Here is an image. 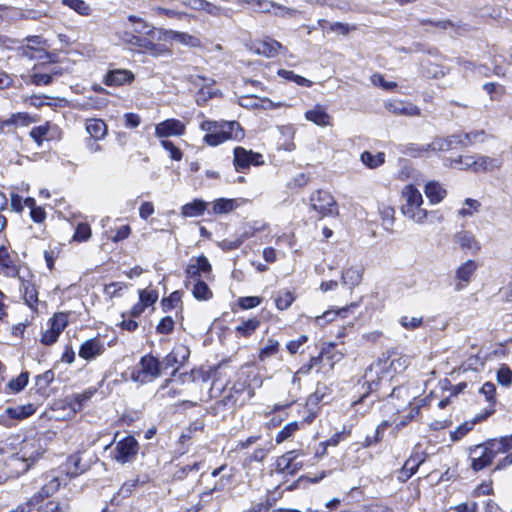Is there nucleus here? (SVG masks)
I'll return each mask as SVG.
<instances>
[{
	"label": "nucleus",
	"instance_id": "nucleus-1",
	"mask_svg": "<svg viewBox=\"0 0 512 512\" xmlns=\"http://www.w3.org/2000/svg\"><path fill=\"white\" fill-rule=\"evenodd\" d=\"M127 19L132 24V28L123 32L122 40L131 51L137 54H145L154 58L171 56L173 54L172 46L169 44L171 41H177L193 48L202 45L198 37L187 32L157 28L135 15H129Z\"/></svg>",
	"mask_w": 512,
	"mask_h": 512
},
{
	"label": "nucleus",
	"instance_id": "nucleus-2",
	"mask_svg": "<svg viewBox=\"0 0 512 512\" xmlns=\"http://www.w3.org/2000/svg\"><path fill=\"white\" fill-rule=\"evenodd\" d=\"M41 437L37 434L25 436L19 441V435H11L0 442V453H10L9 461H20L21 470L17 473L27 471L45 453Z\"/></svg>",
	"mask_w": 512,
	"mask_h": 512
},
{
	"label": "nucleus",
	"instance_id": "nucleus-3",
	"mask_svg": "<svg viewBox=\"0 0 512 512\" xmlns=\"http://www.w3.org/2000/svg\"><path fill=\"white\" fill-rule=\"evenodd\" d=\"M386 374L380 364L370 365L365 370L364 375L357 382V385L360 386L359 396L350 404L356 414L364 416L371 410L374 401L367 402V399L371 394L381 392L387 382Z\"/></svg>",
	"mask_w": 512,
	"mask_h": 512
},
{
	"label": "nucleus",
	"instance_id": "nucleus-4",
	"mask_svg": "<svg viewBox=\"0 0 512 512\" xmlns=\"http://www.w3.org/2000/svg\"><path fill=\"white\" fill-rule=\"evenodd\" d=\"M199 128L205 132L202 141L209 147H217L229 141L240 142L245 138V130L236 120L205 119L200 122Z\"/></svg>",
	"mask_w": 512,
	"mask_h": 512
},
{
	"label": "nucleus",
	"instance_id": "nucleus-5",
	"mask_svg": "<svg viewBox=\"0 0 512 512\" xmlns=\"http://www.w3.org/2000/svg\"><path fill=\"white\" fill-rule=\"evenodd\" d=\"M344 358V354L337 349L333 342L324 343L317 355L311 356L297 370L299 375H308L312 370L316 373L331 372L335 365Z\"/></svg>",
	"mask_w": 512,
	"mask_h": 512
},
{
	"label": "nucleus",
	"instance_id": "nucleus-6",
	"mask_svg": "<svg viewBox=\"0 0 512 512\" xmlns=\"http://www.w3.org/2000/svg\"><path fill=\"white\" fill-rule=\"evenodd\" d=\"M162 364L157 355L148 352L131 368L130 379L140 385L152 383L162 375Z\"/></svg>",
	"mask_w": 512,
	"mask_h": 512
},
{
	"label": "nucleus",
	"instance_id": "nucleus-7",
	"mask_svg": "<svg viewBox=\"0 0 512 512\" xmlns=\"http://www.w3.org/2000/svg\"><path fill=\"white\" fill-rule=\"evenodd\" d=\"M309 209L314 211L319 219L339 216V205L331 192L317 189L309 196Z\"/></svg>",
	"mask_w": 512,
	"mask_h": 512
},
{
	"label": "nucleus",
	"instance_id": "nucleus-8",
	"mask_svg": "<svg viewBox=\"0 0 512 512\" xmlns=\"http://www.w3.org/2000/svg\"><path fill=\"white\" fill-rule=\"evenodd\" d=\"M24 266L19 253L12 248L10 241L5 239L0 244V276L7 279L20 278Z\"/></svg>",
	"mask_w": 512,
	"mask_h": 512
},
{
	"label": "nucleus",
	"instance_id": "nucleus-9",
	"mask_svg": "<svg viewBox=\"0 0 512 512\" xmlns=\"http://www.w3.org/2000/svg\"><path fill=\"white\" fill-rule=\"evenodd\" d=\"M496 457L493 443H490L489 439L468 448L470 469L475 473L490 467Z\"/></svg>",
	"mask_w": 512,
	"mask_h": 512
},
{
	"label": "nucleus",
	"instance_id": "nucleus-10",
	"mask_svg": "<svg viewBox=\"0 0 512 512\" xmlns=\"http://www.w3.org/2000/svg\"><path fill=\"white\" fill-rule=\"evenodd\" d=\"M251 400L233 386H225L223 396L216 400L210 406V413L214 416L225 413L226 411L234 412L237 408H241Z\"/></svg>",
	"mask_w": 512,
	"mask_h": 512
},
{
	"label": "nucleus",
	"instance_id": "nucleus-11",
	"mask_svg": "<svg viewBox=\"0 0 512 512\" xmlns=\"http://www.w3.org/2000/svg\"><path fill=\"white\" fill-rule=\"evenodd\" d=\"M305 454L303 449H293L285 452L276 457L272 464V471L283 476L296 475L306 465L303 461L298 460L300 457L305 456Z\"/></svg>",
	"mask_w": 512,
	"mask_h": 512
},
{
	"label": "nucleus",
	"instance_id": "nucleus-12",
	"mask_svg": "<svg viewBox=\"0 0 512 512\" xmlns=\"http://www.w3.org/2000/svg\"><path fill=\"white\" fill-rule=\"evenodd\" d=\"M428 459V453L420 443L413 446L410 455L404 461L401 468L396 470V479L399 483H406L419 470V467Z\"/></svg>",
	"mask_w": 512,
	"mask_h": 512
},
{
	"label": "nucleus",
	"instance_id": "nucleus-13",
	"mask_svg": "<svg viewBox=\"0 0 512 512\" xmlns=\"http://www.w3.org/2000/svg\"><path fill=\"white\" fill-rule=\"evenodd\" d=\"M140 448V443L135 436L129 434L116 442L111 457L121 465L132 463L137 459Z\"/></svg>",
	"mask_w": 512,
	"mask_h": 512
},
{
	"label": "nucleus",
	"instance_id": "nucleus-14",
	"mask_svg": "<svg viewBox=\"0 0 512 512\" xmlns=\"http://www.w3.org/2000/svg\"><path fill=\"white\" fill-rule=\"evenodd\" d=\"M323 395L317 391L310 394L305 403L298 405L297 415L300 417L296 422L302 429L312 425L321 413V405Z\"/></svg>",
	"mask_w": 512,
	"mask_h": 512
},
{
	"label": "nucleus",
	"instance_id": "nucleus-15",
	"mask_svg": "<svg viewBox=\"0 0 512 512\" xmlns=\"http://www.w3.org/2000/svg\"><path fill=\"white\" fill-rule=\"evenodd\" d=\"M265 164L264 156L260 152L248 150L242 146L233 149V167L236 172L246 174L251 167Z\"/></svg>",
	"mask_w": 512,
	"mask_h": 512
},
{
	"label": "nucleus",
	"instance_id": "nucleus-16",
	"mask_svg": "<svg viewBox=\"0 0 512 512\" xmlns=\"http://www.w3.org/2000/svg\"><path fill=\"white\" fill-rule=\"evenodd\" d=\"M69 324L68 312H56L47 321L48 328L42 332L40 342L45 346L56 343Z\"/></svg>",
	"mask_w": 512,
	"mask_h": 512
},
{
	"label": "nucleus",
	"instance_id": "nucleus-17",
	"mask_svg": "<svg viewBox=\"0 0 512 512\" xmlns=\"http://www.w3.org/2000/svg\"><path fill=\"white\" fill-rule=\"evenodd\" d=\"M471 134H451L445 137H434L430 142L431 153L449 152L454 149H464L471 143Z\"/></svg>",
	"mask_w": 512,
	"mask_h": 512
},
{
	"label": "nucleus",
	"instance_id": "nucleus-18",
	"mask_svg": "<svg viewBox=\"0 0 512 512\" xmlns=\"http://www.w3.org/2000/svg\"><path fill=\"white\" fill-rule=\"evenodd\" d=\"M185 276L187 280H201V276L206 280H213V269L209 259L204 254L192 257L185 269Z\"/></svg>",
	"mask_w": 512,
	"mask_h": 512
},
{
	"label": "nucleus",
	"instance_id": "nucleus-19",
	"mask_svg": "<svg viewBox=\"0 0 512 512\" xmlns=\"http://www.w3.org/2000/svg\"><path fill=\"white\" fill-rule=\"evenodd\" d=\"M138 302L129 310V316L139 318L147 308L153 307L159 299V291L152 284L138 290Z\"/></svg>",
	"mask_w": 512,
	"mask_h": 512
},
{
	"label": "nucleus",
	"instance_id": "nucleus-20",
	"mask_svg": "<svg viewBox=\"0 0 512 512\" xmlns=\"http://www.w3.org/2000/svg\"><path fill=\"white\" fill-rule=\"evenodd\" d=\"M29 136L38 146H41L44 141L62 139L63 131L57 124L45 121L43 124L33 127Z\"/></svg>",
	"mask_w": 512,
	"mask_h": 512
},
{
	"label": "nucleus",
	"instance_id": "nucleus-21",
	"mask_svg": "<svg viewBox=\"0 0 512 512\" xmlns=\"http://www.w3.org/2000/svg\"><path fill=\"white\" fill-rule=\"evenodd\" d=\"M35 412L36 408L31 403L17 407H7L4 412L0 414V425L10 428L14 425V420L21 421L27 419Z\"/></svg>",
	"mask_w": 512,
	"mask_h": 512
},
{
	"label": "nucleus",
	"instance_id": "nucleus-22",
	"mask_svg": "<svg viewBox=\"0 0 512 512\" xmlns=\"http://www.w3.org/2000/svg\"><path fill=\"white\" fill-rule=\"evenodd\" d=\"M135 80L133 71L124 68H112L110 64L109 69L103 75L102 83L107 87H121L130 85Z\"/></svg>",
	"mask_w": 512,
	"mask_h": 512
},
{
	"label": "nucleus",
	"instance_id": "nucleus-23",
	"mask_svg": "<svg viewBox=\"0 0 512 512\" xmlns=\"http://www.w3.org/2000/svg\"><path fill=\"white\" fill-rule=\"evenodd\" d=\"M240 383L248 386V389L252 390L255 394V390L260 388L263 384L262 376L260 375L259 369L254 364H245L235 373L234 376Z\"/></svg>",
	"mask_w": 512,
	"mask_h": 512
},
{
	"label": "nucleus",
	"instance_id": "nucleus-24",
	"mask_svg": "<svg viewBox=\"0 0 512 512\" xmlns=\"http://www.w3.org/2000/svg\"><path fill=\"white\" fill-rule=\"evenodd\" d=\"M106 351L105 343L99 336L85 340L79 347L78 356L87 361H93Z\"/></svg>",
	"mask_w": 512,
	"mask_h": 512
},
{
	"label": "nucleus",
	"instance_id": "nucleus-25",
	"mask_svg": "<svg viewBox=\"0 0 512 512\" xmlns=\"http://www.w3.org/2000/svg\"><path fill=\"white\" fill-rule=\"evenodd\" d=\"M385 109L396 116L415 117L421 115V109L407 100L390 99L384 103Z\"/></svg>",
	"mask_w": 512,
	"mask_h": 512
},
{
	"label": "nucleus",
	"instance_id": "nucleus-26",
	"mask_svg": "<svg viewBox=\"0 0 512 512\" xmlns=\"http://www.w3.org/2000/svg\"><path fill=\"white\" fill-rule=\"evenodd\" d=\"M292 405V401L284 404L276 403L269 410L264 411L262 415L264 418L268 419L265 423V428L272 430L279 427L289 416L285 410L290 408Z\"/></svg>",
	"mask_w": 512,
	"mask_h": 512
},
{
	"label": "nucleus",
	"instance_id": "nucleus-27",
	"mask_svg": "<svg viewBox=\"0 0 512 512\" xmlns=\"http://www.w3.org/2000/svg\"><path fill=\"white\" fill-rule=\"evenodd\" d=\"M19 290L22 295L24 303L34 312L38 311L39 306V292L37 285L29 279H25L20 275Z\"/></svg>",
	"mask_w": 512,
	"mask_h": 512
},
{
	"label": "nucleus",
	"instance_id": "nucleus-28",
	"mask_svg": "<svg viewBox=\"0 0 512 512\" xmlns=\"http://www.w3.org/2000/svg\"><path fill=\"white\" fill-rule=\"evenodd\" d=\"M285 47L272 37L266 36L263 39L255 40L252 44V50L257 55L266 58H274L279 55Z\"/></svg>",
	"mask_w": 512,
	"mask_h": 512
},
{
	"label": "nucleus",
	"instance_id": "nucleus-29",
	"mask_svg": "<svg viewBox=\"0 0 512 512\" xmlns=\"http://www.w3.org/2000/svg\"><path fill=\"white\" fill-rule=\"evenodd\" d=\"M186 132L185 124L176 118H169L155 127V136L158 138H167L170 136H182Z\"/></svg>",
	"mask_w": 512,
	"mask_h": 512
},
{
	"label": "nucleus",
	"instance_id": "nucleus-30",
	"mask_svg": "<svg viewBox=\"0 0 512 512\" xmlns=\"http://www.w3.org/2000/svg\"><path fill=\"white\" fill-rule=\"evenodd\" d=\"M363 300V297H360L358 301L352 302L349 305H346L341 308H332L325 311L321 316L317 317V323L320 325L333 322L334 320L345 319L348 317L350 312H353L354 309L358 308Z\"/></svg>",
	"mask_w": 512,
	"mask_h": 512
},
{
	"label": "nucleus",
	"instance_id": "nucleus-31",
	"mask_svg": "<svg viewBox=\"0 0 512 512\" xmlns=\"http://www.w3.org/2000/svg\"><path fill=\"white\" fill-rule=\"evenodd\" d=\"M86 467L82 465V458L79 453L69 455L60 466V472L68 479H74L82 475Z\"/></svg>",
	"mask_w": 512,
	"mask_h": 512
},
{
	"label": "nucleus",
	"instance_id": "nucleus-32",
	"mask_svg": "<svg viewBox=\"0 0 512 512\" xmlns=\"http://www.w3.org/2000/svg\"><path fill=\"white\" fill-rule=\"evenodd\" d=\"M478 266L475 260L469 259L456 269L455 277L458 280L455 287L456 290H462L469 285Z\"/></svg>",
	"mask_w": 512,
	"mask_h": 512
},
{
	"label": "nucleus",
	"instance_id": "nucleus-33",
	"mask_svg": "<svg viewBox=\"0 0 512 512\" xmlns=\"http://www.w3.org/2000/svg\"><path fill=\"white\" fill-rule=\"evenodd\" d=\"M189 358V350L186 347L181 348H173L168 354L164 356L161 360L162 371L172 368V371L175 368L180 369L181 366L185 364V362Z\"/></svg>",
	"mask_w": 512,
	"mask_h": 512
},
{
	"label": "nucleus",
	"instance_id": "nucleus-34",
	"mask_svg": "<svg viewBox=\"0 0 512 512\" xmlns=\"http://www.w3.org/2000/svg\"><path fill=\"white\" fill-rule=\"evenodd\" d=\"M502 161L498 158H492L485 155L472 156L471 172L475 174L491 172L500 169Z\"/></svg>",
	"mask_w": 512,
	"mask_h": 512
},
{
	"label": "nucleus",
	"instance_id": "nucleus-35",
	"mask_svg": "<svg viewBox=\"0 0 512 512\" xmlns=\"http://www.w3.org/2000/svg\"><path fill=\"white\" fill-rule=\"evenodd\" d=\"M402 196L405 198L406 203L402 206V212L410 213L411 209L419 208L423 204V197L420 191L413 184L404 186Z\"/></svg>",
	"mask_w": 512,
	"mask_h": 512
},
{
	"label": "nucleus",
	"instance_id": "nucleus-36",
	"mask_svg": "<svg viewBox=\"0 0 512 512\" xmlns=\"http://www.w3.org/2000/svg\"><path fill=\"white\" fill-rule=\"evenodd\" d=\"M38 120L39 116H32L28 112L12 113L9 118L1 119L3 134L6 132L7 127H25L30 125L31 123L37 122Z\"/></svg>",
	"mask_w": 512,
	"mask_h": 512
},
{
	"label": "nucleus",
	"instance_id": "nucleus-37",
	"mask_svg": "<svg viewBox=\"0 0 512 512\" xmlns=\"http://www.w3.org/2000/svg\"><path fill=\"white\" fill-rule=\"evenodd\" d=\"M304 117L307 121L320 127H326L332 124V117L326 111L325 107L320 104H316L312 109L307 110L304 113Z\"/></svg>",
	"mask_w": 512,
	"mask_h": 512
},
{
	"label": "nucleus",
	"instance_id": "nucleus-38",
	"mask_svg": "<svg viewBox=\"0 0 512 512\" xmlns=\"http://www.w3.org/2000/svg\"><path fill=\"white\" fill-rule=\"evenodd\" d=\"M392 423L389 420L381 421L375 428L372 435H367L361 442L360 446L363 449H368L379 445L385 437L386 431L391 427Z\"/></svg>",
	"mask_w": 512,
	"mask_h": 512
},
{
	"label": "nucleus",
	"instance_id": "nucleus-39",
	"mask_svg": "<svg viewBox=\"0 0 512 512\" xmlns=\"http://www.w3.org/2000/svg\"><path fill=\"white\" fill-rule=\"evenodd\" d=\"M204 465V460L194 461L191 464H176L171 474L172 482H180L186 480L191 474L197 473Z\"/></svg>",
	"mask_w": 512,
	"mask_h": 512
},
{
	"label": "nucleus",
	"instance_id": "nucleus-40",
	"mask_svg": "<svg viewBox=\"0 0 512 512\" xmlns=\"http://www.w3.org/2000/svg\"><path fill=\"white\" fill-rule=\"evenodd\" d=\"M282 497V493H275V490H268L260 502L252 503L243 512H269L276 502Z\"/></svg>",
	"mask_w": 512,
	"mask_h": 512
},
{
	"label": "nucleus",
	"instance_id": "nucleus-41",
	"mask_svg": "<svg viewBox=\"0 0 512 512\" xmlns=\"http://www.w3.org/2000/svg\"><path fill=\"white\" fill-rule=\"evenodd\" d=\"M41 65H34L30 74V83L35 86H47L52 83L54 75H61L60 71L49 69L42 71Z\"/></svg>",
	"mask_w": 512,
	"mask_h": 512
},
{
	"label": "nucleus",
	"instance_id": "nucleus-42",
	"mask_svg": "<svg viewBox=\"0 0 512 512\" xmlns=\"http://www.w3.org/2000/svg\"><path fill=\"white\" fill-rule=\"evenodd\" d=\"M454 241L462 250H471L477 253L481 249L480 243L471 231L461 230L454 235Z\"/></svg>",
	"mask_w": 512,
	"mask_h": 512
},
{
	"label": "nucleus",
	"instance_id": "nucleus-43",
	"mask_svg": "<svg viewBox=\"0 0 512 512\" xmlns=\"http://www.w3.org/2000/svg\"><path fill=\"white\" fill-rule=\"evenodd\" d=\"M61 486V480L58 476L52 477L46 483L42 485V487L32 495L33 500L38 503H42L45 499L54 495Z\"/></svg>",
	"mask_w": 512,
	"mask_h": 512
},
{
	"label": "nucleus",
	"instance_id": "nucleus-44",
	"mask_svg": "<svg viewBox=\"0 0 512 512\" xmlns=\"http://www.w3.org/2000/svg\"><path fill=\"white\" fill-rule=\"evenodd\" d=\"M140 486V480L139 477H136L135 479L127 480L125 481L118 491L112 496L110 499V505L112 506H119L120 500L129 498L132 496L134 491Z\"/></svg>",
	"mask_w": 512,
	"mask_h": 512
},
{
	"label": "nucleus",
	"instance_id": "nucleus-45",
	"mask_svg": "<svg viewBox=\"0 0 512 512\" xmlns=\"http://www.w3.org/2000/svg\"><path fill=\"white\" fill-rule=\"evenodd\" d=\"M424 193L430 204H438L447 196V190L435 180L428 181L425 184Z\"/></svg>",
	"mask_w": 512,
	"mask_h": 512
},
{
	"label": "nucleus",
	"instance_id": "nucleus-46",
	"mask_svg": "<svg viewBox=\"0 0 512 512\" xmlns=\"http://www.w3.org/2000/svg\"><path fill=\"white\" fill-rule=\"evenodd\" d=\"M442 165L448 169L470 171L472 169V155H458L456 157H444Z\"/></svg>",
	"mask_w": 512,
	"mask_h": 512
},
{
	"label": "nucleus",
	"instance_id": "nucleus-47",
	"mask_svg": "<svg viewBox=\"0 0 512 512\" xmlns=\"http://www.w3.org/2000/svg\"><path fill=\"white\" fill-rule=\"evenodd\" d=\"M364 268L362 265H354L342 271L341 280L344 285L354 288L362 281Z\"/></svg>",
	"mask_w": 512,
	"mask_h": 512
},
{
	"label": "nucleus",
	"instance_id": "nucleus-48",
	"mask_svg": "<svg viewBox=\"0 0 512 512\" xmlns=\"http://www.w3.org/2000/svg\"><path fill=\"white\" fill-rule=\"evenodd\" d=\"M244 199L218 198L212 203V212L214 214H228L238 208Z\"/></svg>",
	"mask_w": 512,
	"mask_h": 512
},
{
	"label": "nucleus",
	"instance_id": "nucleus-49",
	"mask_svg": "<svg viewBox=\"0 0 512 512\" xmlns=\"http://www.w3.org/2000/svg\"><path fill=\"white\" fill-rule=\"evenodd\" d=\"M85 128L90 138L95 141L103 139L107 134V124L102 119H87Z\"/></svg>",
	"mask_w": 512,
	"mask_h": 512
},
{
	"label": "nucleus",
	"instance_id": "nucleus-50",
	"mask_svg": "<svg viewBox=\"0 0 512 512\" xmlns=\"http://www.w3.org/2000/svg\"><path fill=\"white\" fill-rule=\"evenodd\" d=\"M207 206V202L202 199L195 198L181 207V215L187 218L202 216L207 210Z\"/></svg>",
	"mask_w": 512,
	"mask_h": 512
},
{
	"label": "nucleus",
	"instance_id": "nucleus-51",
	"mask_svg": "<svg viewBox=\"0 0 512 512\" xmlns=\"http://www.w3.org/2000/svg\"><path fill=\"white\" fill-rule=\"evenodd\" d=\"M387 360H390L389 368L394 373L403 372L410 364L409 358L401 353H398L395 349L387 351Z\"/></svg>",
	"mask_w": 512,
	"mask_h": 512
},
{
	"label": "nucleus",
	"instance_id": "nucleus-52",
	"mask_svg": "<svg viewBox=\"0 0 512 512\" xmlns=\"http://www.w3.org/2000/svg\"><path fill=\"white\" fill-rule=\"evenodd\" d=\"M261 321L257 317L242 321L235 328V335L238 338H249L260 327Z\"/></svg>",
	"mask_w": 512,
	"mask_h": 512
},
{
	"label": "nucleus",
	"instance_id": "nucleus-53",
	"mask_svg": "<svg viewBox=\"0 0 512 512\" xmlns=\"http://www.w3.org/2000/svg\"><path fill=\"white\" fill-rule=\"evenodd\" d=\"M273 449L274 444L272 442H268L267 446L255 448L245 457L244 465L250 466L253 463H262Z\"/></svg>",
	"mask_w": 512,
	"mask_h": 512
},
{
	"label": "nucleus",
	"instance_id": "nucleus-54",
	"mask_svg": "<svg viewBox=\"0 0 512 512\" xmlns=\"http://www.w3.org/2000/svg\"><path fill=\"white\" fill-rule=\"evenodd\" d=\"M95 393V388H88L82 393L74 394L72 395L68 405L75 413L80 412L85 403L89 401Z\"/></svg>",
	"mask_w": 512,
	"mask_h": 512
},
{
	"label": "nucleus",
	"instance_id": "nucleus-55",
	"mask_svg": "<svg viewBox=\"0 0 512 512\" xmlns=\"http://www.w3.org/2000/svg\"><path fill=\"white\" fill-rule=\"evenodd\" d=\"M177 374H178V368H175L171 372L170 377L166 378L162 382V384L158 390V393L160 394L161 398L173 399L181 394V392H182L181 390L175 389L171 386V384L173 383L174 378L177 376Z\"/></svg>",
	"mask_w": 512,
	"mask_h": 512
},
{
	"label": "nucleus",
	"instance_id": "nucleus-56",
	"mask_svg": "<svg viewBox=\"0 0 512 512\" xmlns=\"http://www.w3.org/2000/svg\"><path fill=\"white\" fill-rule=\"evenodd\" d=\"M302 430L296 421L287 423L275 436V444L280 445L286 441L292 440L295 434Z\"/></svg>",
	"mask_w": 512,
	"mask_h": 512
},
{
	"label": "nucleus",
	"instance_id": "nucleus-57",
	"mask_svg": "<svg viewBox=\"0 0 512 512\" xmlns=\"http://www.w3.org/2000/svg\"><path fill=\"white\" fill-rule=\"evenodd\" d=\"M191 293L198 301H209L214 296L213 291L204 280H196Z\"/></svg>",
	"mask_w": 512,
	"mask_h": 512
},
{
	"label": "nucleus",
	"instance_id": "nucleus-58",
	"mask_svg": "<svg viewBox=\"0 0 512 512\" xmlns=\"http://www.w3.org/2000/svg\"><path fill=\"white\" fill-rule=\"evenodd\" d=\"M403 153L412 158L428 157L431 153V144L409 143L405 145Z\"/></svg>",
	"mask_w": 512,
	"mask_h": 512
},
{
	"label": "nucleus",
	"instance_id": "nucleus-59",
	"mask_svg": "<svg viewBox=\"0 0 512 512\" xmlns=\"http://www.w3.org/2000/svg\"><path fill=\"white\" fill-rule=\"evenodd\" d=\"M295 300V293L288 289L280 290L274 298L275 306L280 311L287 310Z\"/></svg>",
	"mask_w": 512,
	"mask_h": 512
},
{
	"label": "nucleus",
	"instance_id": "nucleus-60",
	"mask_svg": "<svg viewBox=\"0 0 512 512\" xmlns=\"http://www.w3.org/2000/svg\"><path fill=\"white\" fill-rule=\"evenodd\" d=\"M404 215L411 218L418 224L425 223L428 220L429 216H437L438 220L443 219L442 214H440V212L438 210L427 211L426 209L421 208V206L419 208L411 209L410 213H405Z\"/></svg>",
	"mask_w": 512,
	"mask_h": 512
},
{
	"label": "nucleus",
	"instance_id": "nucleus-61",
	"mask_svg": "<svg viewBox=\"0 0 512 512\" xmlns=\"http://www.w3.org/2000/svg\"><path fill=\"white\" fill-rule=\"evenodd\" d=\"M360 159L366 167L376 169L385 163V153L372 154L370 151H364L361 153Z\"/></svg>",
	"mask_w": 512,
	"mask_h": 512
},
{
	"label": "nucleus",
	"instance_id": "nucleus-62",
	"mask_svg": "<svg viewBox=\"0 0 512 512\" xmlns=\"http://www.w3.org/2000/svg\"><path fill=\"white\" fill-rule=\"evenodd\" d=\"M352 435V425H343L341 431L334 433L328 439L324 440L328 447H336L341 442L346 441Z\"/></svg>",
	"mask_w": 512,
	"mask_h": 512
},
{
	"label": "nucleus",
	"instance_id": "nucleus-63",
	"mask_svg": "<svg viewBox=\"0 0 512 512\" xmlns=\"http://www.w3.org/2000/svg\"><path fill=\"white\" fill-rule=\"evenodd\" d=\"M479 393L484 396L485 400L488 403V406H492L496 408L497 404V388L496 385L491 382H485L479 389Z\"/></svg>",
	"mask_w": 512,
	"mask_h": 512
},
{
	"label": "nucleus",
	"instance_id": "nucleus-64",
	"mask_svg": "<svg viewBox=\"0 0 512 512\" xmlns=\"http://www.w3.org/2000/svg\"><path fill=\"white\" fill-rule=\"evenodd\" d=\"M490 443H493V448L497 456L499 454L508 453L512 449V433L500 438H490Z\"/></svg>",
	"mask_w": 512,
	"mask_h": 512
}]
</instances>
